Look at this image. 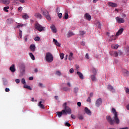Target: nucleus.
<instances>
[{
    "label": "nucleus",
    "mask_w": 129,
    "mask_h": 129,
    "mask_svg": "<svg viewBox=\"0 0 129 129\" xmlns=\"http://www.w3.org/2000/svg\"><path fill=\"white\" fill-rule=\"evenodd\" d=\"M112 112L114 114V120L112 119V118H111L110 116H107L106 118L108 122H109L110 125H113L115 123H116V124H119V119L117 115V112L114 108H112Z\"/></svg>",
    "instance_id": "f257e3e1"
},
{
    "label": "nucleus",
    "mask_w": 129,
    "mask_h": 129,
    "mask_svg": "<svg viewBox=\"0 0 129 129\" xmlns=\"http://www.w3.org/2000/svg\"><path fill=\"white\" fill-rule=\"evenodd\" d=\"M45 60L48 63H52L53 62V60H54V57H53V55L51 52H47L45 54Z\"/></svg>",
    "instance_id": "f03ea898"
},
{
    "label": "nucleus",
    "mask_w": 129,
    "mask_h": 129,
    "mask_svg": "<svg viewBox=\"0 0 129 129\" xmlns=\"http://www.w3.org/2000/svg\"><path fill=\"white\" fill-rule=\"evenodd\" d=\"M67 103H64L63 104L64 109L62 110V112H63V114H65L66 115H67V113H68L69 114H71V109L69 108L68 106H67Z\"/></svg>",
    "instance_id": "7ed1b4c3"
},
{
    "label": "nucleus",
    "mask_w": 129,
    "mask_h": 129,
    "mask_svg": "<svg viewBox=\"0 0 129 129\" xmlns=\"http://www.w3.org/2000/svg\"><path fill=\"white\" fill-rule=\"evenodd\" d=\"M41 14L43 15L44 17L47 19L48 21H51V17H50V14L47 10H41Z\"/></svg>",
    "instance_id": "20e7f679"
},
{
    "label": "nucleus",
    "mask_w": 129,
    "mask_h": 129,
    "mask_svg": "<svg viewBox=\"0 0 129 129\" xmlns=\"http://www.w3.org/2000/svg\"><path fill=\"white\" fill-rule=\"evenodd\" d=\"M35 28L39 31V32H42L44 31L45 27L42 26V25H40L39 23H36L34 25Z\"/></svg>",
    "instance_id": "39448f33"
},
{
    "label": "nucleus",
    "mask_w": 129,
    "mask_h": 129,
    "mask_svg": "<svg viewBox=\"0 0 129 129\" xmlns=\"http://www.w3.org/2000/svg\"><path fill=\"white\" fill-rule=\"evenodd\" d=\"M115 20L118 24H123L124 23V19L118 17H116Z\"/></svg>",
    "instance_id": "423d86ee"
},
{
    "label": "nucleus",
    "mask_w": 129,
    "mask_h": 129,
    "mask_svg": "<svg viewBox=\"0 0 129 129\" xmlns=\"http://www.w3.org/2000/svg\"><path fill=\"white\" fill-rule=\"evenodd\" d=\"M101 103H102V100L100 98L96 100L95 104L97 107H99Z\"/></svg>",
    "instance_id": "0eeeda50"
},
{
    "label": "nucleus",
    "mask_w": 129,
    "mask_h": 129,
    "mask_svg": "<svg viewBox=\"0 0 129 129\" xmlns=\"http://www.w3.org/2000/svg\"><path fill=\"white\" fill-rule=\"evenodd\" d=\"M93 73L95 74L94 75H92L91 77V79L92 81H96V77H95V75H96V70L94 69L93 70Z\"/></svg>",
    "instance_id": "6e6552de"
},
{
    "label": "nucleus",
    "mask_w": 129,
    "mask_h": 129,
    "mask_svg": "<svg viewBox=\"0 0 129 129\" xmlns=\"http://www.w3.org/2000/svg\"><path fill=\"white\" fill-rule=\"evenodd\" d=\"M50 29L51 30V32L53 33L54 34H56L57 33V29H56V27H55V25H51L50 26Z\"/></svg>",
    "instance_id": "1a4fd4ad"
},
{
    "label": "nucleus",
    "mask_w": 129,
    "mask_h": 129,
    "mask_svg": "<svg viewBox=\"0 0 129 129\" xmlns=\"http://www.w3.org/2000/svg\"><path fill=\"white\" fill-rule=\"evenodd\" d=\"M108 5L109 7H111V8H116L117 7V5L116 3L112 2H108Z\"/></svg>",
    "instance_id": "9d476101"
},
{
    "label": "nucleus",
    "mask_w": 129,
    "mask_h": 129,
    "mask_svg": "<svg viewBox=\"0 0 129 129\" xmlns=\"http://www.w3.org/2000/svg\"><path fill=\"white\" fill-rule=\"evenodd\" d=\"M107 88V89L110 90V91H111V92H114V91H115L114 88H113V87L110 85H108Z\"/></svg>",
    "instance_id": "9b49d317"
},
{
    "label": "nucleus",
    "mask_w": 129,
    "mask_h": 129,
    "mask_svg": "<svg viewBox=\"0 0 129 129\" xmlns=\"http://www.w3.org/2000/svg\"><path fill=\"white\" fill-rule=\"evenodd\" d=\"M84 110L85 112H86L87 114H88V115H91V111H90V110L88 109V108L85 107Z\"/></svg>",
    "instance_id": "f8f14e48"
},
{
    "label": "nucleus",
    "mask_w": 129,
    "mask_h": 129,
    "mask_svg": "<svg viewBox=\"0 0 129 129\" xmlns=\"http://www.w3.org/2000/svg\"><path fill=\"white\" fill-rule=\"evenodd\" d=\"M122 32H123V28H120V29H119L118 32L116 33V35H115L116 37H118L119 35H121V34L122 33Z\"/></svg>",
    "instance_id": "ddd939ff"
},
{
    "label": "nucleus",
    "mask_w": 129,
    "mask_h": 129,
    "mask_svg": "<svg viewBox=\"0 0 129 129\" xmlns=\"http://www.w3.org/2000/svg\"><path fill=\"white\" fill-rule=\"evenodd\" d=\"M85 18L88 21H91V16L88 13H86L85 15Z\"/></svg>",
    "instance_id": "4468645a"
},
{
    "label": "nucleus",
    "mask_w": 129,
    "mask_h": 129,
    "mask_svg": "<svg viewBox=\"0 0 129 129\" xmlns=\"http://www.w3.org/2000/svg\"><path fill=\"white\" fill-rule=\"evenodd\" d=\"M30 49L32 52H35L36 51V46H35V44H31Z\"/></svg>",
    "instance_id": "2eb2a0df"
},
{
    "label": "nucleus",
    "mask_w": 129,
    "mask_h": 129,
    "mask_svg": "<svg viewBox=\"0 0 129 129\" xmlns=\"http://www.w3.org/2000/svg\"><path fill=\"white\" fill-rule=\"evenodd\" d=\"M34 16L36 17L37 19H39V20H41L42 18V15L39 13H36Z\"/></svg>",
    "instance_id": "dca6fc26"
},
{
    "label": "nucleus",
    "mask_w": 129,
    "mask_h": 129,
    "mask_svg": "<svg viewBox=\"0 0 129 129\" xmlns=\"http://www.w3.org/2000/svg\"><path fill=\"white\" fill-rule=\"evenodd\" d=\"M0 3L4 5H9L10 4V0H0Z\"/></svg>",
    "instance_id": "f3484780"
},
{
    "label": "nucleus",
    "mask_w": 129,
    "mask_h": 129,
    "mask_svg": "<svg viewBox=\"0 0 129 129\" xmlns=\"http://www.w3.org/2000/svg\"><path fill=\"white\" fill-rule=\"evenodd\" d=\"M95 24L99 29H101V24H100V22H99V21H96L95 22Z\"/></svg>",
    "instance_id": "a211bd4d"
},
{
    "label": "nucleus",
    "mask_w": 129,
    "mask_h": 129,
    "mask_svg": "<svg viewBox=\"0 0 129 129\" xmlns=\"http://www.w3.org/2000/svg\"><path fill=\"white\" fill-rule=\"evenodd\" d=\"M10 70L11 72H16V68H15V64H12L10 68Z\"/></svg>",
    "instance_id": "6ab92c4d"
},
{
    "label": "nucleus",
    "mask_w": 129,
    "mask_h": 129,
    "mask_svg": "<svg viewBox=\"0 0 129 129\" xmlns=\"http://www.w3.org/2000/svg\"><path fill=\"white\" fill-rule=\"evenodd\" d=\"M53 43H54L55 45L57 47H60L61 46V44L59 42H58V41H57V40H55L54 38H53Z\"/></svg>",
    "instance_id": "aec40b11"
},
{
    "label": "nucleus",
    "mask_w": 129,
    "mask_h": 129,
    "mask_svg": "<svg viewBox=\"0 0 129 129\" xmlns=\"http://www.w3.org/2000/svg\"><path fill=\"white\" fill-rule=\"evenodd\" d=\"M77 75H78L79 77H80V79L82 80L84 79L83 74H82V73H81V72H77Z\"/></svg>",
    "instance_id": "412c9836"
},
{
    "label": "nucleus",
    "mask_w": 129,
    "mask_h": 129,
    "mask_svg": "<svg viewBox=\"0 0 129 129\" xmlns=\"http://www.w3.org/2000/svg\"><path fill=\"white\" fill-rule=\"evenodd\" d=\"M123 74L125 76H128L129 75V72L126 70H122Z\"/></svg>",
    "instance_id": "4be33fe9"
},
{
    "label": "nucleus",
    "mask_w": 129,
    "mask_h": 129,
    "mask_svg": "<svg viewBox=\"0 0 129 129\" xmlns=\"http://www.w3.org/2000/svg\"><path fill=\"white\" fill-rule=\"evenodd\" d=\"M3 80V85L6 86L8 85V80H7V79L5 78H2Z\"/></svg>",
    "instance_id": "5701e85b"
},
{
    "label": "nucleus",
    "mask_w": 129,
    "mask_h": 129,
    "mask_svg": "<svg viewBox=\"0 0 129 129\" xmlns=\"http://www.w3.org/2000/svg\"><path fill=\"white\" fill-rule=\"evenodd\" d=\"M38 106H39V107H40V108H41L42 109H44V108H45V107H44V105L42 104V101L39 102L38 104Z\"/></svg>",
    "instance_id": "b1692460"
},
{
    "label": "nucleus",
    "mask_w": 129,
    "mask_h": 129,
    "mask_svg": "<svg viewBox=\"0 0 129 129\" xmlns=\"http://www.w3.org/2000/svg\"><path fill=\"white\" fill-rule=\"evenodd\" d=\"M110 55H113L114 57H117V51H112L111 52Z\"/></svg>",
    "instance_id": "393cba45"
},
{
    "label": "nucleus",
    "mask_w": 129,
    "mask_h": 129,
    "mask_svg": "<svg viewBox=\"0 0 129 129\" xmlns=\"http://www.w3.org/2000/svg\"><path fill=\"white\" fill-rule=\"evenodd\" d=\"M73 58V53L70 52V55H69V60L71 61Z\"/></svg>",
    "instance_id": "a878e982"
},
{
    "label": "nucleus",
    "mask_w": 129,
    "mask_h": 129,
    "mask_svg": "<svg viewBox=\"0 0 129 129\" xmlns=\"http://www.w3.org/2000/svg\"><path fill=\"white\" fill-rule=\"evenodd\" d=\"M22 18L23 19H29V16H28V14H24L22 15Z\"/></svg>",
    "instance_id": "bb28decb"
},
{
    "label": "nucleus",
    "mask_w": 129,
    "mask_h": 129,
    "mask_svg": "<svg viewBox=\"0 0 129 129\" xmlns=\"http://www.w3.org/2000/svg\"><path fill=\"white\" fill-rule=\"evenodd\" d=\"M24 88H27V89H29V90H32V88L30 86H28V85H24Z\"/></svg>",
    "instance_id": "cd10ccee"
},
{
    "label": "nucleus",
    "mask_w": 129,
    "mask_h": 129,
    "mask_svg": "<svg viewBox=\"0 0 129 129\" xmlns=\"http://www.w3.org/2000/svg\"><path fill=\"white\" fill-rule=\"evenodd\" d=\"M29 56L32 60H35V56H34V54H33L32 52L29 53Z\"/></svg>",
    "instance_id": "c85d7f7f"
},
{
    "label": "nucleus",
    "mask_w": 129,
    "mask_h": 129,
    "mask_svg": "<svg viewBox=\"0 0 129 129\" xmlns=\"http://www.w3.org/2000/svg\"><path fill=\"white\" fill-rule=\"evenodd\" d=\"M68 18H69V15H68V13H66L63 19H64V20H68Z\"/></svg>",
    "instance_id": "c756f323"
},
{
    "label": "nucleus",
    "mask_w": 129,
    "mask_h": 129,
    "mask_svg": "<svg viewBox=\"0 0 129 129\" xmlns=\"http://www.w3.org/2000/svg\"><path fill=\"white\" fill-rule=\"evenodd\" d=\"M57 115L58 116V117H61V116H62V114H63V112L60 111V112H57Z\"/></svg>",
    "instance_id": "7c9ffc66"
},
{
    "label": "nucleus",
    "mask_w": 129,
    "mask_h": 129,
    "mask_svg": "<svg viewBox=\"0 0 129 129\" xmlns=\"http://www.w3.org/2000/svg\"><path fill=\"white\" fill-rule=\"evenodd\" d=\"M78 118L80 120H82L84 118V117L82 114H80L78 115Z\"/></svg>",
    "instance_id": "2f4dec72"
},
{
    "label": "nucleus",
    "mask_w": 129,
    "mask_h": 129,
    "mask_svg": "<svg viewBox=\"0 0 129 129\" xmlns=\"http://www.w3.org/2000/svg\"><path fill=\"white\" fill-rule=\"evenodd\" d=\"M86 32L84 31H80V36H84L85 35Z\"/></svg>",
    "instance_id": "473e14b6"
},
{
    "label": "nucleus",
    "mask_w": 129,
    "mask_h": 129,
    "mask_svg": "<svg viewBox=\"0 0 129 129\" xmlns=\"http://www.w3.org/2000/svg\"><path fill=\"white\" fill-rule=\"evenodd\" d=\"M79 90V89L77 87H76L74 89V92L75 93H77V92H78Z\"/></svg>",
    "instance_id": "72a5a7b5"
},
{
    "label": "nucleus",
    "mask_w": 129,
    "mask_h": 129,
    "mask_svg": "<svg viewBox=\"0 0 129 129\" xmlns=\"http://www.w3.org/2000/svg\"><path fill=\"white\" fill-rule=\"evenodd\" d=\"M24 26H25V25L20 24V23H18V25L17 26V28H22V27H24Z\"/></svg>",
    "instance_id": "f704fd0d"
},
{
    "label": "nucleus",
    "mask_w": 129,
    "mask_h": 129,
    "mask_svg": "<svg viewBox=\"0 0 129 129\" xmlns=\"http://www.w3.org/2000/svg\"><path fill=\"white\" fill-rule=\"evenodd\" d=\"M34 40H35L36 42L40 41V37L39 36L36 37L34 38Z\"/></svg>",
    "instance_id": "c9c22d12"
},
{
    "label": "nucleus",
    "mask_w": 129,
    "mask_h": 129,
    "mask_svg": "<svg viewBox=\"0 0 129 129\" xmlns=\"http://www.w3.org/2000/svg\"><path fill=\"white\" fill-rule=\"evenodd\" d=\"M59 56L61 60H62V59H64V53H60Z\"/></svg>",
    "instance_id": "e433bc0d"
},
{
    "label": "nucleus",
    "mask_w": 129,
    "mask_h": 129,
    "mask_svg": "<svg viewBox=\"0 0 129 129\" xmlns=\"http://www.w3.org/2000/svg\"><path fill=\"white\" fill-rule=\"evenodd\" d=\"M21 83H22V84L26 85V80H25V79H22Z\"/></svg>",
    "instance_id": "4c0bfd02"
},
{
    "label": "nucleus",
    "mask_w": 129,
    "mask_h": 129,
    "mask_svg": "<svg viewBox=\"0 0 129 129\" xmlns=\"http://www.w3.org/2000/svg\"><path fill=\"white\" fill-rule=\"evenodd\" d=\"M74 33H73V32H70L68 34L69 37H71L72 36H74Z\"/></svg>",
    "instance_id": "58836bf2"
},
{
    "label": "nucleus",
    "mask_w": 129,
    "mask_h": 129,
    "mask_svg": "<svg viewBox=\"0 0 129 129\" xmlns=\"http://www.w3.org/2000/svg\"><path fill=\"white\" fill-rule=\"evenodd\" d=\"M56 75H58V76H61V72H60V71H57L56 72Z\"/></svg>",
    "instance_id": "ea45409f"
},
{
    "label": "nucleus",
    "mask_w": 129,
    "mask_h": 129,
    "mask_svg": "<svg viewBox=\"0 0 129 129\" xmlns=\"http://www.w3.org/2000/svg\"><path fill=\"white\" fill-rule=\"evenodd\" d=\"M117 54L118 56V55L119 56H120V55H122V52L121 51L119 50L118 52H117Z\"/></svg>",
    "instance_id": "a19ab883"
},
{
    "label": "nucleus",
    "mask_w": 129,
    "mask_h": 129,
    "mask_svg": "<svg viewBox=\"0 0 129 129\" xmlns=\"http://www.w3.org/2000/svg\"><path fill=\"white\" fill-rule=\"evenodd\" d=\"M65 125H66L67 126H71V124H70V123H69V122H67L65 123Z\"/></svg>",
    "instance_id": "79ce46f5"
},
{
    "label": "nucleus",
    "mask_w": 129,
    "mask_h": 129,
    "mask_svg": "<svg viewBox=\"0 0 129 129\" xmlns=\"http://www.w3.org/2000/svg\"><path fill=\"white\" fill-rule=\"evenodd\" d=\"M113 48H114V49H117V48H118V44H116L113 45V46H112Z\"/></svg>",
    "instance_id": "37998d69"
},
{
    "label": "nucleus",
    "mask_w": 129,
    "mask_h": 129,
    "mask_svg": "<svg viewBox=\"0 0 129 129\" xmlns=\"http://www.w3.org/2000/svg\"><path fill=\"white\" fill-rule=\"evenodd\" d=\"M15 82L17 84H19V83H20V79H17L15 80Z\"/></svg>",
    "instance_id": "c03bdc74"
},
{
    "label": "nucleus",
    "mask_w": 129,
    "mask_h": 129,
    "mask_svg": "<svg viewBox=\"0 0 129 129\" xmlns=\"http://www.w3.org/2000/svg\"><path fill=\"white\" fill-rule=\"evenodd\" d=\"M58 17L59 19H61L62 18V13H58Z\"/></svg>",
    "instance_id": "a18cd8bd"
},
{
    "label": "nucleus",
    "mask_w": 129,
    "mask_h": 129,
    "mask_svg": "<svg viewBox=\"0 0 129 129\" xmlns=\"http://www.w3.org/2000/svg\"><path fill=\"white\" fill-rule=\"evenodd\" d=\"M56 13L57 14H59V13H60V8L58 7L56 8Z\"/></svg>",
    "instance_id": "49530a36"
},
{
    "label": "nucleus",
    "mask_w": 129,
    "mask_h": 129,
    "mask_svg": "<svg viewBox=\"0 0 129 129\" xmlns=\"http://www.w3.org/2000/svg\"><path fill=\"white\" fill-rule=\"evenodd\" d=\"M9 9H10V7H6L4 8V10L6 11V12H8V11H7V10H9Z\"/></svg>",
    "instance_id": "de8ad7c7"
},
{
    "label": "nucleus",
    "mask_w": 129,
    "mask_h": 129,
    "mask_svg": "<svg viewBox=\"0 0 129 129\" xmlns=\"http://www.w3.org/2000/svg\"><path fill=\"white\" fill-rule=\"evenodd\" d=\"M87 101L88 102H91V99L90 98V97H88V99H87Z\"/></svg>",
    "instance_id": "09e8293b"
},
{
    "label": "nucleus",
    "mask_w": 129,
    "mask_h": 129,
    "mask_svg": "<svg viewBox=\"0 0 129 129\" xmlns=\"http://www.w3.org/2000/svg\"><path fill=\"white\" fill-rule=\"evenodd\" d=\"M71 118L73 119H75L76 118V117L74 114H71Z\"/></svg>",
    "instance_id": "8fccbe9b"
},
{
    "label": "nucleus",
    "mask_w": 129,
    "mask_h": 129,
    "mask_svg": "<svg viewBox=\"0 0 129 129\" xmlns=\"http://www.w3.org/2000/svg\"><path fill=\"white\" fill-rule=\"evenodd\" d=\"M74 72V70L73 68H72V69H71L70 70V73L72 74V73H73Z\"/></svg>",
    "instance_id": "3c124183"
},
{
    "label": "nucleus",
    "mask_w": 129,
    "mask_h": 129,
    "mask_svg": "<svg viewBox=\"0 0 129 129\" xmlns=\"http://www.w3.org/2000/svg\"><path fill=\"white\" fill-rule=\"evenodd\" d=\"M85 58H86V59H89V55L88 54V53L86 54Z\"/></svg>",
    "instance_id": "603ef678"
},
{
    "label": "nucleus",
    "mask_w": 129,
    "mask_h": 129,
    "mask_svg": "<svg viewBox=\"0 0 129 129\" xmlns=\"http://www.w3.org/2000/svg\"><path fill=\"white\" fill-rule=\"evenodd\" d=\"M5 91H6V92H10V89L8 88H6L5 89Z\"/></svg>",
    "instance_id": "864d4df0"
},
{
    "label": "nucleus",
    "mask_w": 129,
    "mask_h": 129,
    "mask_svg": "<svg viewBox=\"0 0 129 129\" xmlns=\"http://www.w3.org/2000/svg\"><path fill=\"white\" fill-rule=\"evenodd\" d=\"M125 92H126V93H128V94H129V89H128V88H126L125 89Z\"/></svg>",
    "instance_id": "5fc2aeb1"
},
{
    "label": "nucleus",
    "mask_w": 129,
    "mask_h": 129,
    "mask_svg": "<svg viewBox=\"0 0 129 129\" xmlns=\"http://www.w3.org/2000/svg\"><path fill=\"white\" fill-rule=\"evenodd\" d=\"M19 36L20 37V38H22V31L21 30H20L19 31Z\"/></svg>",
    "instance_id": "6e6d98bb"
},
{
    "label": "nucleus",
    "mask_w": 129,
    "mask_h": 129,
    "mask_svg": "<svg viewBox=\"0 0 129 129\" xmlns=\"http://www.w3.org/2000/svg\"><path fill=\"white\" fill-rule=\"evenodd\" d=\"M77 105L79 106V107H80V106H81V102H78L77 103Z\"/></svg>",
    "instance_id": "4d7b16f0"
},
{
    "label": "nucleus",
    "mask_w": 129,
    "mask_h": 129,
    "mask_svg": "<svg viewBox=\"0 0 129 129\" xmlns=\"http://www.w3.org/2000/svg\"><path fill=\"white\" fill-rule=\"evenodd\" d=\"M63 90H64V91H68V88H67V87H64L63 88Z\"/></svg>",
    "instance_id": "13d9d810"
},
{
    "label": "nucleus",
    "mask_w": 129,
    "mask_h": 129,
    "mask_svg": "<svg viewBox=\"0 0 129 129\" xmlns=\"http://www.w3.org/2000/svg\"><path fill=\"white\" fill-rule=\"evenodd\" d=\"M38 86H39L40 87H43V84L40 83L38 84Z\"/></svg>",
    "instance_id": "bf43d9fd"
},
{
    "label": "nucleus",
    "mask_w": 129,
    "mask_h": 129,
    "mask_svg": "<svg viewBox=\"0 0 129 129\" xmlns=\"http://www.w3.org/2000/svg\"><path fill=\"white\" fill-rule=\"evenodd\" d=\"M24 40L25 41V42H27L28 41V37L25 36L24 37Z\"/></svg>",
    "instance_id": "052dcab7"
},
{
    "label": "nucleus",
    "mask_w": 129,
    "mask_h": 129,
    "mask_svg": "<svg viewBox=\"0 0 129 129\" xmlns=\"http://www.w3.org/2000/svg\"><path fill=\"white\" fill-rule=\"evenodd\" d=\"M33 79H34V77H30L29 78V80H33Z\"/></svg>",
    "instance_id": "680f3d73"
},
{
    "label": "nucleus",
    "mask_w": 129,
    "mask_h": 129,
    "mask_svg": "<svg viewBox=\"0 0 129 129\" xmlns=\"http://www.w3.org/2000/svg\"><path fill=\"white\" fill-rule=\"evenodd\" d=\"M81 45H82V46H84L85 45V43L84 42L82 41L81 42Z\"/></svg>",
    "instance_id": "e2e57ef3"
},
{
    "label": "nucleus",
    "mask_w": 129,
    "mask_h": 129,
    "mask_svg": "<svg viewBox=\"0 0 129 129\" xmlns=\"http://www.w3.org/2000/svg\"><path fill=\"white\" fill-rule=\"evenodd\" d=\"M68 58V55L67 54V55H66V56H65L64 60H67Z\"/></svg>",
    "instance_id": "0e129e2a"
},
{
    "label": "nucleus",
    "mask_w": 129,
    "mask_h": 129,
    "mask_svg": "<svg viewBox=\"0 0 129 129\" xmlns=\"http://www.w3.org/2000/svg\"><path fill=\"white\" fill-rule=\"evenodd\" d=\"M126 109H127V110H129V104L126 105Z\"/></svg>",
    "instance_id": "69168bd1"
},
{
    "label": "nucleus",
    "mask_w": 129,
    "mask_h": 129,
    "mask_svg": "<svg viewBox=\"0 0 129 129\" xmlns=\"http://www.w3.org/2000/svg\"><path fill=\"white\" fill-rule=\"evenodd\" d=\"M119 129H128V127H124V128H120Z\"/></svg>",
    "instance_id": "338daca9"
},
{
    "label": "nucleus",
    "mask_w": 129,
    "mask_h": 129,
    "mask_svg": "<svg viewBox=\"0 0 129 129\" xmlns=\"http://www.w3.org/2000/svg\"><path fill=\"white\" fill-rule=\"evenodd\" d=\"M127 53L129 54V47L127 48Z\"/></svg>",
    "instance_id": "774afa93"
}]
</instances>
